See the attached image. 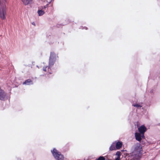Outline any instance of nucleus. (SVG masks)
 <instances>
[{"label":"nucleus","mask_w":160,"mask_h":160,"mask_svg":"<svg viewBox=\"0 0 160 160\" xmlns=\"http://www.w3.org/2000/svg\"><path fill=\"white\" fill-rule=\"evenodd\" d=\"M138 130L140 133L142 134V138H144V133L147 130L145 127L144 125H142L138 128Z\"/></svg>","instance_id":"6"},{"label":"nucleus","mask_w":160,"mask_h":160,"mask_svg":"<svg viewBox=\"0 0 160 160\" xmlns=\"http://www.w3.org/2000/svg\"><path fill=\"white\" fill-rule=\"evenodd\" d=\"M114 142H115L116 148L117 149H120L122 147V143L121 142L118 141L117 142V141H116Z\"/></svg>","instance_id":"8"},{"label":"nucleus","mask_w":160,"mask_h":160,"mask_svg":"<svg viewBox=\"0 0 160 160\" xmlns=\"http://www.w3.org/2000/svg\"><path fill=\"white\" fill-rule=\"evenodd\" d=\"M6 11L5 6L3 3L0 2V17L2 20L6 19Z\"/></svg>","instance_id":"4"},{"label":"nucleus","mask_w":160,"mask_h":160,"mask_svg":"<svg viewBox=\"0 0 160 160\" xmlns=\"http://www.w3.org/2000/svg\"><path fill=\"white\" fill-rule=\"evenodd\" d=\"M150 92L151 93H152L153 92V89L151 90Z\"/></svg>","instance_id":"20"},{"label":"nucleus","mask_w":160,"mask_h":160,"mask_svg":"<svg viewBox=\"0 0 160 160\" xmlns=\"http://www.w3.org/2000/svg\"><path fill=\"white\" fill-rule=\"evenodd\" d=\"M22 1L25 5L30 4L32 1V0H22Z\"/></svg>","instance_id":"13"},{"label":"nucleus","mask_w":160,"mask_h":160,"mask_svg":"<svg viewBox=\"0 0 160 160\" xmlns=\"http://www.w3.org/2000/svg\"><path fill=\"white\" fill-rule=\"evenodd\" d=\"M8 97L7 93L4 90L2 89L0 87V100L4 101L7 100Z\"/></svg>","instance_id":"5"},{"label":"nucleus","mask_w":160,"mask_h":160,"mask_svg":"<svg viewBox=\"0 0 160 160\" xmlns=\"http://www.w3.org/2000/svg\"><path fill=\"white\" fill-rule=\"evenodd\" d=\"M131 152L130 156L140 158L142 154V149L140 143H137L132 146L131 149Z\"/></svg>","instance_id":"1"},{"label":"nucleus","mask_w":160,"mask_h":160,"mask_svg":"<svg viewBox=\"0 0 160 160\" xmlns=\"http://www.w3.org/2000/svg\"><path fill=\"white\" fill-rule=\"evenodd\" d=\"M32 25H34V26H35V23H34V22H32Z\"/></svg>","instance_id":"22"},{"label":"nucleus","mask_w":160,"mask_h":160,"mask_svg":"<svg viewBox=\"0 0 160 160\" xmlns=\"http://www.w3.org/2000/svg\"><path fill=\"white\" fill-rule=\"evenodd\" d=\"M131 160H140V158H137L133 157V156H130V158Z\"/></svg>","instance_id":"15"},{"label":"nucleus","mask_w":160,"mask_h":160,"mask_svg":"<svg viewBox=\"0 0 160 160\" xmlns=\"http://www.w3.org/2000/svg\"><path fill=\"white\" fill-rule=\"evenodd\" d=\"M49 4L50 3H49V2H48V3L46 4V5L44 6H43L40 7L39 9H45L46 8H47L48 7V6Z\"/></svg>","instance_id":"14"},{"label":"nucleus","mask_w":160,"mask_h":160,"mask_svg":"<svg viewBox=\"0 0 160 160\" xmlns=\"http://www.w3.org/2000/svg\"><path fill=\"white\" fill-rule=\"evenodd\" d=\"M57 57H58L55 53L54 52H51L49 57V65L48 66L43 67V71L47 72L49 73H51V68L53 65L56 62Z\"/></svg>","instance_id":"2"},{"label":"nucleus","mask_w":160,"mask_h":160,"mask_svg":"<svg viewBox=\"0 0 160 160\" xmlns=\"http://www.w3.org/2000/svg\"><path fill=\"white\" fill-rule=\"evenodd\" d=\"M105 158L103 156L99 157L97 159V160H105Z\"/></svg>","instance_id":"16"},{"label":"nucleus","mask_w":160,"mask_h":160,"mask_svg":"<svg viewBox=\"0 0 160 160\" xmlns=\"http://www.w3.org/2000/svg\"><path fill=\"white\" fill-rule=\"evenodd\" d=\"M42 10L43 9H39H39L37 12L39 16H41L44 14V11Z\"/></svg>","instance_id":"12"},{"label":"nucleus","mask_w":160,"mask_h":160,"mask_svg":"<svg viewBox=\"0 0 160 160\" xmlns=\"http://www.w3.org/2000/svg\"><path fill=\"white\" fill-rule=\"evenodd\" d=\"M132 106L136 107L138 109H141L142 108L143 110H144V108L142 107L141 104L133 102L132 103Z\"/></svg>","instance_id":"7"},{"label":"nucleus","mask_w":160,"mask_h":160,"mask_svg":"<svg viewBox=\"0 0 160 160\" xmlns=\"http://www.w3.org/2000/svg\"><path fill=\"white\" fill-rule=\"evenodd\" d=\"M135 136L136 140L138 141H140L141 140V138H142V134L141 133L136 132L135 133Z\"/></svg>","instance_id":"9"},{"label":"nucleus","mask_w":160,"mask_h":160,"mask_svg":"<svg viewBox=\"0 0 160 160\" xmlns=\"http://www.w3.org/2000/svg\"><path fill=\"white\" fill-rule=\"evenodd\" d=\"M54 0H50L48 2L49 3H50L52 1H53Z\"/></svg>","instance_id":"21"},{"label":"nucleus","mask_w":160,"mask_h":160,"mask_svg":"<svg viewBox=\"0 0 160 160\" xmlns=\"http://www.w3.org/2000/svg\"><path fill=\"white\" fill-rule=\"evenodd\" d=\"M115 160H120V157L117 156V158H116L115 159Z\"/></svg>","instance_id":"18"},{"label":"nucleus","mask_w":160,"mask_h":160,"mask_svg":"<svg viewBox=\"0 0 160 160\" xmlns=\"http://www.w3.org/2000/svg\"><path fill=\"white\" fill-rule=\"evenodd\" d=\"M51 152L56 160H64L63 156L56 148H54L51 150Z\"/></svg>","instance_id":"3"},{"label":"nucleus","mask_w":160,"mask_h":160,"mask_svg":"<svg viewBox=\"0 0 160 160\" xmlns=\"http://www.w3.org/2000/svg\"><path fill=\"white\" fill-rule=\"evenodd\" d=\"M81 28L82 29H85L86 30L88 28L87 27H82Z\"/></svg>","instance_id":"19"},{"label":"nucleus","mask_w":160,"mask_h":160,"mask_svg":"<svg viewBox=\"0 0 160 160\" xmlns=\"http://www.w3.org/2000/svg\"><path fill=\"white\" fill-rule=\"evenodd\" d=\"M22 84L23 85H30L33 84L32 81L30 79H28L24 82Z\"/></svg>","instance_id":"10"},{"label":"nucleus","mask_w":160,"mask_h":160,"mask_svg":"<svg viewBox=\"0 0 160 160\" xmlns=\"http://www.w3.org/2000/svg\"><path fill=\"white\" fill-rule=\"evenodd\" d=\"M121 152L120 151H117L116 154V155L117 156L120 157L121 156Z\"/></svg>","instance_id":"17"},{"label":"nucleus","mask_w":160,"mask_h":160,"mask_svg":"<svg viewBox=\"0 0 160 160\" xmlns=\"http://www.w3.org/2000/svg\"><path fill=\"white\" fill-rule=\"evenodd\" d=\"M116 149L115 142H114L111 144V146L110 147L109 150L112 151L113 150H116Z\"/></svg>","instance_id":"11"}]
</instances>
